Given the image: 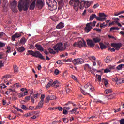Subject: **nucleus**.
I'll return each instance as SVG.
<instances>
[{
  "label": "nucleus",
  "instance_id": "11",
  "mask_svg": "<svg viewBox=\"0 0 124 124\" xmlns=\"http://www.w3.org/2000/svg\"><path fill=\"white\" fill-rule=\"evenodd\" d=\"M36 6L38 7L39 9H41V8L44 6V0H37L36 3Z\"/></svg>",
  "mask_w": 124,
  "mask_h": 124
},
{
  "label": "nucleus",
  "instance_id": "27",
  "mask_svg": "<svg viewBox=\"0 0 124 124\" xmlns=\"http://www.w3.org/2000/svg\"><path fill=\"white\" fill-rule=\"evenodd\" d=\"M114 81H115V82H117V83H119V84H124V83H120V82H122V81L123 80V79H121L118 78H115L114 79Z\"/></svg>",
  "mask_w": 124,
  "mask_h": 124
},
{
  "label": "nucleus",
  "instance_id": "25",
  "mask_svg": "<svg viewBox=\"0 0 124 124\" xmlns=\"http://www.w3.org/2000/svg\"><path fill=\"white\" fill-rule=\"evenodd\" d=\"M59 86V82L57 80L55 81L52 84V87H54V88H58Z\"/></svg>",
  "mask_w": 124,
  "mask_h": 124
},
{
  "label": "nucleus",
  "instance_id": "4",
  "mask_svg": "<svg viewBox=\"0 0 124 124\" xmlns=\"http://www.w3.org/2000/svg\"><path fill=\"white\" fill-rule=\"evenodd\" d=\"M28 54H27V55H31V56H33V57L39 58V59H40L41 60L45 61V58H44V56H43L40 52L38 51H35L34 52L32 50H28Z\"/></svg>",
  "mask_w": 124,
  "mask_h": 124
},
{
  "label": "nucleus",
  "instance_id": "63",
  "mask_svg": "<svg viewBox=\"0 0 124 124\" xmlns=\"http://www.w3.org/2000/svg\"><path fill=\"white\" fill-rule=\"evenodd\" d=\"M120 124H124V118L121 119L120 120Z\"/></svg>",
  "mask_w": 124,
  "mask_h": 124
},
{
  "label": "nucleus",
  "instance_id": "49",
  "mask_svg": "<svg viewBox=\"0 0 124 124\" xmlns=\"http://www.w3.org/2000/svg\"><path fill=\"white\" fill-rule=\"evenodd\" d=\"M21 108H22V109H23V110H26L27 108H28V107H26V106L23 105L22 106H21Z\"/></svg>",
  "mask_w": 124,
  "mask_h": 124
},
{
  "label": "nucleus",
  "instance_id": "10",
  "mask_svg": "<svg viewBox=\"0 0 124 124\" xmlns=\"http://www.w3.org/2000/svg\"><path fill=\"white\" fill-rule=\"evenodd\" d=\"M84 62H85V61L82 58L75 59L74 60H73V63L75 65H76V64H82V63H84Z\"/></svg>",
  "mask_w": 124,
  "mask_h": 124
},
{
  "label": "nucleus",
  "instance_id": "62",
  "mask_svg": "<svg viewBox=\"0 0 124 124\" xmlns=\"http://www.w3.org/2000/svg\"><path fill=\"white\" fill-rule=\"evenodd\" d=\"M120 111H121V108L114 109V113H117L118 112H120Z\"/></svg>",
  "mask_w": 124,
  "mask_h": 124
},
{
  "label": "nucleus",
  "instance_id": "2",
  "mask_svg": "<svg viewBox=\"0 0 124 124\" xmlns=\"http://www.w3.org/2000/svg\"><path fill=\"white\" fill-rule=\"evenodd\" d=\"M30 0H20L18 5L19 11L21 12L23 11H27L29 9V3Z\"/></svg>",
  "mask_w": 124,
  "mask_h": 124
},
{
  "label": "nucleus",
  "instance_id": "3",
  "mask_svg": "<svg viewBox=\"0 0 124 124\" xmlns=\"http://www.w3.org/2000/svg\"><path fill=\"white\" fill-rule=\"evenodd\" d=\"M46 3L48 6V9L53 11L58 8V3L55 0H46Z\"/></svg>",
  "mask_w": 124,
  "mask_h": 124
},
{
  "label": "nucleus",
  "instance_id": "20",
  "mask_svg": "<svg viewBox=\"0 0 124 124\" xmlns=\"http://www.w3.org/2000/svg\"><path fill=\"white\" fill-rule=\"evenodd\" d=\"M64 27V23L62 22L59 23L57 26H56V29H62V28Z\"/></svg>",
  "mask_w": 124,
  "mask_h": 124
},
{
  "label": "nucleus",
  "instance_id": "9",
  "mask_svg": "<svg viewBox=\"0 0 124 124\" xmlns=\"http://www.w3.org/2000/svg\"><path fill=\"white\" fill-rule=\"evenodd\" d=\"M106 17H107V16H106L105 14L100 13H99V17L96 16L95 18L97 21L103 22V21L106 20Z\"/></svg>",
  "mask_w": 124,
  "mask_h": 124
},
{
  "label": "nucleus",
  "instance_id": "51",
  "mask_svg": "<svg viewBox=\"0 0 124 124\" xmlns=\"http://www.w3.org/2000/svg\"><path fill=\"white\" fill-rule=\"evenodd\" d=\"M59 73H60V71H59V70L57 69H55V70L54 71V74H55V75H58Z\"/></svg>",
  "mask_w": 124,
  "mask_h": 124
},
{
  "label": "nucleus",
  "instance_id": "23",
  "mask_svg": "<svg viewBox=\"0 0 124 124\" xmlns=\"http://www.w3.org/2000/svg\"><path fill=\"white\" fill-rule=\"evenodd\" d=\"M58 4L61 8L63 7L64 3H63V0H58Z\"/></svg>",
  "mask_w": 124,
  "mask_h": 124
},
{
  "label": "nucleus",
  "instance_id": "13",
  "mask_svg": "<svg viewBox=\"0 0 124 124\" xmlns=\"http://www.w3.org/2000/svg\"><path fill=\"white\" fill-rule=\"evenodd\" d=\"M87 45L89 46V47H94L95 46V44L94 42H93V40L92 39H88L87 40Z\"/></svg>",
  "mask_w": 124,
  "mask_h": 124
},
{
  "label": "nucleus",
  "instance_id": "30",
  "mask_svg": "<svg viewBox=\"0 0 124 124\" xmlns=\"http://www.w3.org/2000/svg\"><path fill=\"white\" fill-rule=\"evenodd\" d=\"M113 93L112 89H106L105 90V93Z\"/></svg>",
  "mask_w": 124,
  "mask_h": 124
},
{
  "label": "nucleus",
  "instance_id": "22",
  "mask_svg": "<svg viewBox=\"0 0 124 124\" xmlns=\"http://www.w3.org/2000/svg\"><path fill=\"white\" fill-rule=\"evenodd\" d=\"M101 82L102 83H104L105 87H107L108 85H109V83H108V80H107V79L105 78H102L101 79Z\"/></svg>",
  "mask_w": 124,
  "mask_h": 124
},
{
  "label": "nucleus",
  "instance_id": "14",
  "mask_svg": "<svg viewBox=\"0 0 124 124\" xmlns=\"http://www.w3.org/2000/svg\"><path fill=\"white\" fill-rule=\"evenodd\" d=\"M84 88L85 89H89L91 92H93V91H94V88H93V86H92V85H91L90 83H88L87 84H86L84 86Z\"/></svg>",
  "mask_w": 124,
  "mask_h": 124
},
{
  "label": "nucleus",
  "instance_id": "1",
  "mask_svg": "<svg viewBox=\"0 0 124 124\" xmlns=\"http://www.w3.org/2000/svg\"><path fill=\"white\" fill-rule=\"evenodd\" d=\"M69 4L71 6H73L76 11L78 10L79 6L80 9H83L84 7L85 8H89L90 5H91L90 1L82 0L80 2L79 0H71L69 2Z\"/></svg>",
  "mask_w": 124,
  "mask_h": 124
},
{
  "label": "nucleus",
  "instance_id": "36",
  "mask_svg": "<svg viewBox=\"0 0 124 124\" xmlns=\"http://www.w3.org/2000/svg\"><path fill=\"white\" fill-rule=\"evenodd\" d=\"M25 95H26L25 93H17V97H18V98H22Z\"/></svg>",
  "mask_w": 124,
  "mask_h": 124
},
{
  "label": "nucleus",
  "instance_id": "45",
  "mask_svg": "<svg viewBox=\"0 0 124 124\" xmlns=\"http://www.w3.org/2000/svg\"><path fill=\"white\" fill-rule=\"evenodd\" d=\"M18 68L17 66H14V72H18Z\"/></svg>",
  "mask_w": 124,
  "mask_h": 124
},
{
  "label": "nucleus",
  "instance_id": "58",
  "mask_svg": "<svg viewBox=\"0 0 124 124\" xmlns=\"http://www.w3.org/2000/svg\"><path fill=\"white\" fill-rule=\"evenodd\" d=\"M54 82V81L53 80V79H50V80H49V82H48V85H50V86H52V85H53V83H54V82Z\"/></svg>",
  "mask_w": 124,
  "mask_h": 124
},
{
  "label": "nucleus",
  "instance_id": "15",
  "mask_svg": "<svg viewBox=\"0 0 124 124\" xmlns=\"http://www.w3.org/2000/svg\"><path fill=\"white\" fill-rule=\"evenodd\" d=\"M21 92H23L24 93H33V90H27L26 88H22L21 90Z\"/></svg>",
  "mask_w": 124,
  "mask_h": 124
},
{
  "label": "nucleus",
  "instance_id": "24",
  "mask_svg": "<svg viewBox=\"0 0 124 124\" xmlns=\"http://www.w3.org/2000/svg\"><path fill=\"white\" fill-rule=\"evenodd\" d=\"M43 101H40L39 104H38L37 105V106H36V108H34V110H36V108H41L42 106H43Z\"/></svg>",
  "mask_w": 124,
  "mask_h": 124
},
{
  "label": "nucleus",
  "instance_id": "64",
  "mask_svg": "<svg viewBox=\"0 0 124 124\" xmlns=\"http://www.w3.org/2000/svg\"><path fill=\"white\" fill-rule=\"evenodd\" d=\"M4 64L2 63V61H0V68H1V67H3Z\"/></svg>",
  "mask_w": 124,
  "mask_h": 124
},
{
  "label": "nucleus",
  "instance_id": "55",
  "mask_svg": "<svg viewBox=\"0 0 124 124\" xmlns=\"http://www.w3.org/2000/svg\"><path fill=\"white\" fill-rule=\"evenodd\" d=\"M72 91L70 89H69V88H66V93H72Z\"/></svg>",
  "mask_w": 124,
  "mask_h": 124
},
{
  "label": "nucleus",
  "instance_id": "29",
  "mask_svg": "<svg viewBox=\"0 0 124 124\" xmlns=\"http://www.w3.org/2000/svg\"><path fill=\"white\" fill-rule=\"evenodd\" d=\"M95 18H96V15L95 14H92L90 17V20L92 21V20H93Z\"/></svg>",
  "mask_w": 124,
  "mask_h": 124
},
{
  "label": "nucleus",
  "instance_id": "12",
  "mask_svg": "<svg viewBox=\"0 0 124 124\" xmlns=\"http://www.w3.org/2000/svg\"><path fill=\"white\" fill-rule=\"evenodd\" d=\"M111 46L115 48L116 51H119L121 48V47L123 46L122 43H111Z\"/></svg>",
  "mask_w": 124,
  "mask_h": 124
},
{
  "label": "nucleus",
  "instance_id": "50",
  "mask_svg": "<svg viewBox=\"0 0 124 124\" xmlns=\"http://www.w3.org/2000/svg\"><path fill=\"white\" fill-rule=\"evenodd\" d=\"M34 109V107L32 106H30L29 108H26V110H29L30 111H31Z\"/></svg>",
  "mask_w": 124,
  "mask_h": 124
},
{
  "label": "nucleus",
  "instance_id": "48",
  "mask_svg": "<svg viewBox=\"0 0 124 124\" xmlns=\"http://www.w3.org/2000/svg\"><path fill=\"white\" fill-rule=\"evenodd\" d=\"M96 76H97V80L98 82H101V76L97 75H96Z\"/></svg>",
  "mask_w": 124,
  "mask_h": 124
},
{
  "label": "nucleus",
  "instance_id": "46",
  "mask_svg": "<svg viewBox=\"0 0 124 124\" xmlns=\"http://www.w3.org/2000/svg\"><path fill=\"white\" fill-rule=\"evenodd\" d=\"M104 73H108V72H111V70L110 69L107 68L104 70Z\"/></svg>",
  "mask_w": 124,
  "mask_h": 124
},
{
  "label": "nucleus",
  "instance_id": "16",
  "mask_svg": "<svg viewBox=\"0 0 124 124\" xmlns=\"http://www.w3.org/2000/svg\"><path fill=\"white\" fill-rule=\"evenodd\" d=\"M22 36V34H19L18 33H15L14 35L12 36V41H15L16 38H19L20 36Z\"/></svg>",
  "mask_w": 124,
  "mask_h": 124
},
{
  "label": "nucleus",
  "instance_id": "34",
  "mask_svg": "<svg viewBox=\"0 0 124 124\" xmlns=\"http://www.w3.org/2000/svg\"><path fill=\"white\" fill-rule=\"evenodd\" d=\"M20 43L22 44H25L26 43V38L25 37H22L20 40Z\"/></svg>",
  "mask_w": 124,
  "mask_h": 124
},
{
  "label": "nucleus",
  "instance_id": "6",
  "mask_svg": "<svg viewBox=\"0 0 124 124\" xmlns=\"http://www.w3.org/2000/svg\"><path fill=\"white\" fill-rule=\"evenodd\" d=\"M18 3L16 0L11 1L10 4L11 5V9L14 13L18 12V9H17V4Z\"/></svg>",
  "mask_w": 124,
  "mask_h": 124
},
{
  "label": "nucleus",
  "instance_id": "35",
  "mask_svg": "<svg viewBox=\"0 0 124 124\" xmlns=\"http://www.w3.org/2000/svg\"><path fill=\"white\" fill-rule=\"evenodd\" d=\"M48 51H49V53L50 54H53L54 55H55V54H56V51H54V49H53L51 48H49L48 49Z\"/></svg>",
  "mask_w": 124,
  "mask_h": 124
},
{
  "label": "nucleus",
  "instance_id": "33",
  "mask_svg": "<svg viewBox=\"0 0 124 124\" xmlns=\"http://www.w3.org/2000/svg\"><path fill=\"white\" fill-rule=\"evenodd\" d=\"M108 25L107 24H105V22H104L103 23H101L100 25V28L102 29V28H105V27H107Z\"/></svg>",
  "mask_w": 124,
  "mask_h": 124
},
{
  "label": "nucleus",
  "instance_id": "53",
  "mask_svg": "<svg viewBox=\"0 0 124 124\" xmlns=\"http://www.w3.org/2000/svg\"><path fill=\"white\" fill-rule=\"evenodd\" d=\"M67 46H68V44H67V43H65L64 44V46H63L64 50H65V49H66V47H67Z\"/></svg>",
  "mask_w": 124,
  "mask_h": 124
},
{
  "label": "nucleus",
  "instance_id": "59",
  "mask_svg": "<svg viewBox=\"0 0 124 124\" xmlns=\"http://www.w3.org/2000/svg\"><path fill=\"white\" fill-rule=\"evenodd\" d=\"M54 82V81L53 80V79H50V80H49V82H48V85H50V86H52V85H53V83H54V82Z\"/></svg>",
  "mask_w": 124,
  "mask_h": 124
},
{
  "label": "nucleus",
  "instance_id": "18",
  "mask_svg": "<svg viewBox=\"0 0 124 124\" xmlns=\"http://www.w3.org/2000/svg\"><path fill=\"white\" fill-rule=\"evenodd\" d=\"M35 47L36 48L37 50L40 51V52H43V51H44V48H43L42 46H41L40 45L36 44L35 45Z\"/></svg>",
  "mask_w": 124,
  "mask_h": 124
},
{
  "label": "nucleus",
  "instance_id": "61",
  "mask_svg": "<svg viewBox=\"0 0 124 124\" xmlns=\"http://www.w3.org/2000/svg\"><path fill=\"white\" fill-rule=\"evenodd\" d=\"M45 97V95H43V94L41 95V101H44Z\"/></svg>",
  "mask_w": 124,
  "mask_h": 124
},
{
  "label": "nucleus",
  "instance_id": "42",
  "mask_svg": "<svg viewBox=\"0 0 124 124\" xmlns=\"http://www.w3.org/2000/svg\"><path fill=\"white\" fill-rule=\"evenodd\" d=\"M88 68L91 69V67H90V65L89 64H86L84 65V70H86V69H88Z\"/></svg>",
  "mask_w": 124,
  "mask_h": 124
},
{
  "label": "nucleus",
  "instance_id": "28",
  "mask_svg": "<svg viewBox=\"0 0 124 124\" xmlns=\"http://www.w3.org/2000/svg\"><path fill=\"white\" fill-rule=\"evenodd\" d=\"M25 50V47H24V46L20 47L17 49V50L18 51V52H24Z\"/></svg>",
  "mask_w": 124,
  "mask_h": 124
},
{
  "label": "nucleus",
  "instance_id": "44",
  "mask_svg": "<svg viewBox=\"0 0 124 124\" xmlns=\"http://www.w3.org/2000/svg\"><path fill=\"white\" fill-rule=\"evenodd\" d=\"M71 78L73 80H74L75 81V82H78V79H77V78H76V77H75V76L72 75Z\"/></svg>",
  "mask_w": 124,
  "mask_h": 124
},
{
  "label": "nucleus",
  "instance_id": "60",
  "mask_svg": "<svg viewBox=\"0 0 124 124\" xmlns=\"http://www.w3.org/2000/svg\"><path fill=\"white\" fill-rule=\"evenodd\" d=\"M63 122L65 123H67L68 122V119L66 118H63Z\"/></svg>",
  "mask_w": 124,
  "mask_h": 124
},
{
  "label": "nucleus",
  "instance_id": "37",
  "mask_svg": "<svg viewBox=\"0 0 124 124\" xmlns=\"http://www.w3.org/2000/svg\"><path fill=\"white\" fill-rule=\"evenodd\" d=\"M77 110H78V108H74L72 109V110L70 111V112L74 113L77 111Z\"/></svg>",
  "mask_w": 124,
  "mask_h": 124
},
{
  "label": "nucleus",
  "instance_id": "26",
  "mask_svg": "<svg viewBox=\"0 0 124 124\" xmlns=\"http://www.w3.org/2000/svg\"><path fill=\"white\" fill-rule=\"evenodd\" d=\"M99 45L101 50H103V49H106V48H107V46H106L103 43H100Z\"/></svg>",
  "mask_w": 124,
  "mask_h": 124
},
{
  "label": "nucleus",
  "instance_id": "47",
  "mask_svg": "<svg viewBox=\"0 0 124 124\" xmlns=\"http://www.w3.org/2000/svg\"><path fill=\"white\" fill-rule=\"evenodd\" d=\"M32 115H33V113L32 112H30L29 113L25 114V116L26 117H31L32 116Z\"/></svg>",
  "mask_w": 124,
  "mask_h": 124
},
{
  "label": "nucleus",
  "instance_id": "40",
  "mask_svg": "<svg viewBox=\"0 0 124 124\" xmlns=\"http://www.w3.org/2000/svg\"><path fill=\"white\" fill-rule=\"evenodd\" d=\"M55 100V99L46 98L45 99V103H48V102H49V100Z\"/></svg>",
  "mask_w": 124,
  "mask_h": 124
},
{
  "label": "nucleus",
  "instance_id": "7",
  "mask_svg": "<svg viewBox=\"0 0 124 124\" xmlns=\"http://www.w3.org/2000/svg\"><path fill=\"white\" fill-rule=\"evenodd\" d=\"M55 51L59 52V51H64L63 48V44L62 43H59L53 47Z\"/></svg>",
  "mask_w": 124,
  "mask_h": 124
},
{
  "label": "nucleus",
  "instance_id": "5",
  "mask_svg": "<svg viewBox=\"0 0 124 124\" xmlns=\"http://www.w3.org/2000/svg\"><path fill=\"white\" fill-rule=\"evenodd\" d=\"M96 24V21H93V23L90 22L86 24V27L85 28L84 30L87 32V33L91 31V30L93 29V27H94Z\"/></svg>",
  "mask_w": 124,
  "mask_h": 124
},
{
  "label": "nucleus",
  "instance_id": "57",
  "mask_svg": "<svg viewBox=\"0 0 124 124\" xmlns=\"http://www.w3.org/2000/svg\"><path fill=\"white\" fill-rule=\"evenodd\" d=\"M54 82V81L53 80V79H50V80H49V82H48V85H50V86H52V85H53V83H54V82Z\"/></svg>",
  "mask_w": 124,
  "mask_h": 124
},
{
  "label": "nucleus",
  "instance_id": "21",
  "mask_svg": "<svg viewBox=\"0 0 124 124\" xmlns=\"http://www.w3.org/2000/svg\"><path fill=\"white\" fill-rule=\"evenodd\" d=\"M111 61L112 58L110 56H107L105 60V62H106V63H108V62H110Z\"/></svg>",
  "mask_w": 124,
  "mask_h": 124
},
{
  "label": "nucleus",
  "instance_id": "38",
  "mask_svg": "<svg viewBox=\"0 0 124 124\" xmlns=\"http://www.w3.org/2000/svg\"><path fill=\"white\" fill-rule=\"evenodd\" d=\"M124 64H121L119 65H118L117 67H116V69L118 70H121V69H122V68H123V66H124Z\"/></svg>",
  "mask_w": 124,
  "mask_h": 124
},
{
  "label": "nucleus",
  "instance_id": "32",
  "mask_svg": "<svg viewBox=\"0 0 124 124\" xmlns=\"http://www.w3.org/2000/svg\"><path fill=\"white\" fill-rule=\"evenodd\" d=\"M116 30L117 31H119V30H120V28H119V27H111L110 29V31H115Z\"/></svg>",
  "mask_w": 124,
  "mask_h": 124
},
{
  "label": "nucleus",
  "instance_id": "41",
  "mask_svg": "<svg viewBox=\"0 0 124 124\" xmlns=\"http://www.w3.org/2000/svg\"><path fill=\"white\" fill-rule=\"evenodd\" d=\"M46 98L56 99V96L54 95L47 96Z\"/></svg>",
  "mask_w": 124,
  "mask_h": 124
},
{
  "label": "nucleus",
  "instance_id": "56",
  "mask_svg": "<svg viewBox=\"0 0 124 124\" xmlns=\"http://www.w3.org/2000/svg\"><path fill=\"white\" fill-rule=\"evenodd\" d=\"M99 6V4H98V3H97L94 5V6H93V8L95 9L96 8H97V7H98Z\"/></svg>",
  "mask_w": 124,
  "mask_h": 124
},
{
  "label": "nucleus",
  "instance_id": "43",
  "mask_svg": "<svg viewBox=\"0 0 124 124\" xmlns=\"http://www.w3.org/2000/svg\"><path fill=\"white\" fill-rule=\"evenodd\" d=\"M112 20H114V23H116V24H118V23H119L118 21H120L119 18H113Z\"/></svg>",
  "mask_w": 124,
  "mask_h": 124
},
{
  "label": "nucleus",
  "instance_id": "31",
  "mask_svg": "<svg viewBox=\"0 0 124 124\" xmlns=\"http://www.w3.org/2000/svg\"><path fill=\"white\" fill-rule=\"evenodd\" d=\"M16 93V91L14 89H9L7 91L5 92V93Z\"/></svg>",
  "mask_w": 124,
  "mask_h": 124
},
{
  "label": "nucleus",
  "instance_id": "39",
  "mask_svg": "<svg viewBox=\"0 0 124 124\" xmlns=\"http://www.w3.org/2000/svg\"><path fill=\"white\" fill-rule=\"evenodd\" d=\"M106 98H108V100L109 99H111L113 98V94H110L106 96Z\"/></svg>",
  "mask_w": 124,
  "mask_h": 124
},
{
  "label": "nucleus",
  "instance_id": "17",
  "mask_svg": "<svg viewBox=\"0 0 124 124\" xmlns=\"http://www.w3.org/2000/svg\"><path fill=\"white\" fill-rule=\"evenodd\" d=\"M93 40L95 44V43H100L101 38H100V37H95L93 38Z\"/></svg>",
  "mask_w": 124,
  "mask_h": 124
},
{
  "label": "nucleus",
  "instance_id": "19",
  "mask_svg": "<svg viewBox=\"0 0 124 124\" xmlns=\"http://www.w3.org/2000/svg\"><path fill=\"white\" fill-rule=\"evenodd\" d=\"M35 0H34L32 2L29 7L30 10H33V9H34V8L35 7Z\"/></svg>",
  "mask_w": 124,
  "mask_h": 124
},
{
  "label": "nucleus",
  "instance_id": "52",
  "mask_svg": "<svg viewBox=\"0 0 124 124\" xmlns=\"http://www.w3.org/2000/svg\"><path fill=\"white\" fill-rule=\"evenodd\" d=\"M0 88H1V89H4V88H6V86L4 83H2V84H0Z\"/></svg>",
  "mask_w": 124,
  "mask_h": 124
},
{
  "label": "nucleus",
  "instance_id": "8",
  "mask_svg": "<svg viewBox=\"0 0 124 124\" xmlns=\"http://www.w3.org/2000/svg\"><path fill=\"white\" fill-rule=\"evenodd\" d=\"M73 46H78L79 48H81V47H87V44L85 40H83V42L79 41L78 42H75L73 44Z\"/></svg>",
  "mask_w": 124,
  "mask_h": 124
},
{
  "label": "nucleus",
  "instance_id": "54",
  "mask_svg": "<svg viewBox=\"0 0 124 124\" xmlns=\"http://www.w3.org/2000/svg\"><path fill=\"white\" fill-rule=\"evenodd\" d=\"M15 109L17 110V111L21 112V113H23V110H22L21 109L17 107H15Z\"/></svg>",
  "mask_w": 124,
  "mask_h": 124
}]
</instances>
